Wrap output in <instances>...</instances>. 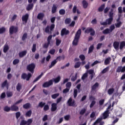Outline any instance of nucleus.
<instances>
[{
  "label": "nucleus",
  "instance_id": "1",
  "mask_svg": "<svg viewBox=\"0 0 125 125\" xmlns=\"http://www.w3.org/2000/svg\"><path fill=\"white\" fill-rule=\"evenodd\" d=\"M82 35V29H79L76 32L75 36L74 37V39L72 42L73 45H78L79 43V41H80V38H81V35Z\"/></svg>",
  "mask_w": 125,
  "mask_h": 125
},
{
  "label": "nucleus",
  "instance_id": "2",
  "mask_svg": "<svg viewBox=\"0 0 125 125\" xmlns=\"http://www.w3.org/2000/svg\"><path fill=\"white\" fill-rule=\"evenodd\" d=\"M36 68V64L34 63H31L27 66L26 69L29 72H31L32 74H34V70Z\"/></svg>",
  "mask_w": 125,
  "mask_h": 125
},
{
  "label": "nucleus",
  "instance_id": "3",
  "mask_svg": "<svg viewBox=\"0 0 125 125\" xmlns=\"http://www.w3.org/2000/svg\"><path fill=\"white\" fill-rule=\"evenodd\" d=\"M9 31L10 35H13L14 33L16 34L18 32V27L12 25L9 28Z\"/></svg>",
  "mask_w": 125,
  "mask_h": 125
},
{
  "label": "nucleus",
  "instance_id": "4",
  "mask_svg": "<svg viewBox=\"0 0 125 125\" xmlns=\"http://www.w3.org/2000/svg\"><path fill=\"white\" fill-rule=\"evenodd\" d=\"M85 34H89L90 33V36H93L95 35V30L91 27H88L85 30Z\"/></svg>",
  "mask_w": 125,
  "mask_h": 125
},
{
  "label": "nucleus",
  "instance_id": "5",
  "mask_svg": "<svg viewBox=\"0 0 125 125\" xmlns=\"http://www.w3.org/2000/svg\"><path fill=\"white\" fill-rule=\"evenodd\" d=\"M32 77V74L30 73L27 74L23 73L21 74V78L23 80H26V81H30V79Z\"/></svg>",
  "mask_w": 125,
  "mask_h": 125
},
{
  "label": "nucleus",
  "instance_id": "6",
  "mask_svg": "<svg viewBox=\"0 0 125 125\" xmlns=\"http://www.w3.org/2000/svg\"><path fill=\"white\" fill-rule=\"evenodd\" d=\"M54 28H55V24L53 23L52 24L50 27H49V25H47L45 28V33H47V34H48V33H49V29L51 31H53V29H54Z\"/></svg>",
  "mask_w": 125,
  "mask_h": 125
},
{
  "label": "nucleus",
  "instance_id": "7",
  "mask_svg": "<svg viewBox=\"0 0 125 125\" xmlns=\"http://www.w3.org/2000/svg\"><path fill=\"white\" fill-rule=\"evenodd\" d=\"M67 103L68 104V106L70 107H74L76 105V102L75 100H73L72 98H70L67 101Z\"/></svg>",
  "mask_w": 125,
  "mask_h": 125
},
{
  "label": "nucleus",
  "instance_id": "8",
  "mask_svg": "<svg viewBox=\"0 0 125 125\" xmlns=\"http://www.w3.org/2000/svg\"><path fill=\"white\" fill-rule=\"evenodd\" d=\"M53 84V80H50L48 82H46L43 83L42 84L43 87H49V86H50V85H52Z\"/></svg>",
  "mask_w": 125,
  "mask_h": 125
},
{
  "label": "nucleus",
  "instance_id": "9",
  "mask_svg": "<svg viewBox=\"0 0 125 125\" xmlns=\"http://www.w3.org/2000/svg\"><path fill=\"white\" fill-rule=\"evenodd\" d=\"M102 119L101 118H98L94 123L92 125H98L99 124H100V125H105V122L104 121H102Z\"/></svg>",
  "mask_w": 125,
  "mask_h": 125
},
{
  "label": "nucleus",
  "instance_id": "10",
  "mask_svg": "<svg viewBox=\"0 0 125 125\" xmlns=\"http://www.w3.org/2000/svg\"><path fill=\"white\" fill-rule=\"evenodd\" d=\"M1 86L2 88H4V87L6 88L7 89H8V87H9V83L7 82V80H5L1 84Z\"/></svg>",
  "mask_w": 125,
  "mask_h": 125
},
{
  "label": "nucleus",
  "instance_id": "11",
  "mask_svg": "<svg viewBox=\"0 0 125 125\" xmlns=\"http://www.w3.org/2000/svg\"><path fill=\"white\" fill-rule=\"evenodd\" d=\"M69 33L68 30H66V28H63L61 31V35L62 37H63V36H67V35H69Z\"/></svg>",
  "mask_w": 125,
  "mask_h": 125
},
{
  "label": "nucleus",
  "instance_id": "12",
  "mask_svg": "<svg viewBox=\"0 0 125 125\" xmlns=\"http://www.w3.org/2000/svg\"><path fill=\"white\" fill-rule=\"evenodd\" d=\"M11 111L12 112H18V111H19V107L15 104L11 106Z\"/></svg>",
  "mask_w": 125,
  "mask_h": 125
},
{
  "label": "nucleus",
  "instance_id": "13",
  "mask_svg": "<svg viewBox=\"0 0 125 125\" xmlns=\"http://www.w3.org/2000/svg\"><path fill=\"white\" fill-rule=\"evenodd\" d=\"M21 19L22 22L27 23V22H28V20L29 19V14H26L25 15L22 16Z\"/></svg>",
  "mask_w": 125,
  "mask_h": 125
},
{
  "label": "nucleus",
  "instance_id": "14",
  "mask_svg": "<svg viewBox=\"0 0 125 125\" xmlns=\"http://www.w3.org/2000/svg\"><path fill=\"white\" fill-rule=\"evenodd\" d=\"M113 47L115 50H119V47H120V42L118 41H115L113 42Z\"/></svg>",
  "mask_w": 125,
  "mask_h": 125
},
{
  "label": "nucleus",
  "instance_id": "15",
  "mask_svg": "<svg viewBox=\"0 0 125 125\" xmlns=\"http://www.w3.org/2000/svg\"><path fill=\"white\" fill-rule=\"evenodd\" d=\"M99 87V83H96L94 85L91 86V91H95L97 88Z\"/></svg>",
  "mask_w": 125,
  "mask_h": 125
},
{
  "label": "nucleus",
  "instance_id": "16",
  "mask_svg": "<svg viewBox=\"0 0 125 125\" xmlns=\"http://www.w3.org/2000/svg\"><path fill=\"white\" fill-rule=\"evenodd\" d=\"M56 110H57V104L54 103L51 104V111L52 112H55Z\"/></svg>",
  "mask_w": 125,
  "mask_h": 125
},
{
  "label": "nucleus",
  "instance_id": "17",
  "mask_svg": "<svg viewBox=\"0 0 125 125\" xmlns=\"http://www.w3.org/2000/svg\"><path fill=\"white\" fill-rule=\"evenodd\" d=\"M27 54V50L22 51L19 53V56L20 58H23L24 56H26Z\"/></svg>",
  "mask_w": 125,
  "mask_h": 125
},
{
  "label": "nucleus",
  "instance_id": "18",
  "mask_svg": "<svg viewBox=\"0 0 125 125\" xmlns=\"http://www.w3.org/2000/svg\"><path fill=\"white\" fill-rule=\"evenodd\" d=\"M34 8V3H30L28 4V5L26 7V10L27 11H30V10H32L33 8Z\"/></svg>",
  "mask_w": 125,
  "mask_h": 125
},
{
  "label": "nucleus",
  "instance_id": "19",
  "mask_svg": "<svg viewBox=\"0 0 125 125\" xmlns=\"http://www.w3.org/2000/svg\"><path fill=\"white\" fill-rule=\"evenodd\" d=\"M43 17H44V14L43 13H40L37 16V19L42 21L43 20Z\"/></svg>",
  "mask_w": 125,
  "mask_h": 125
},
{
  "label": "nucleus",
  "instance_id": "20",
  "mask_svg": "<svg viewBox=\"0 0 125 125\" xmlns=\"http://www.w3.org/2000/svg\"><path fill=\"white\" fill-rule=\"evenodd\" d=\"M9 49V46L7 44H5L3 47V51L4 53H6Z\"/></svg>",
  "mask_w": 125,
  "mask_h": 125
},
{
  "label": "nucleus",
  "instance_id": "21",
  "mask_svg": "<svg viewBox=\"0 0 125 125\" xmlns=\"http://www.w3.org/2000/svg\"><path fill=\"white\" fill-rule=\"evenodd\" d=\"M57 10V6H56V5L55 4H54L52 7V13L53 14L56 13Z\"/></svg>",
  "mask_w": 125,
  "mask_h": 125
},
{
  "label": "nucleus",
  "instance_id": "22",
  "mask_svg": "<svg viewBox=\"0 0 125 125\" xmlns=\"http://www.w3.org/2000/svg\"><path fill=\"white\" fill-rule=\"evenodd\" d=\"M104 8H105V4H103L98 8L99 12H102V11H103L104 10Z\"/></svg>",
  "mask_w": 125,
  "mask_h": 125
},
{
  "label": "nucleus",
  "instance_id": "23",
  "mask_svg": "<svg viewBox=\"0 0 125 125\" xmlns=\"http://www.w3.org/2000/svg\"><path fill=\"white\" fill-rule=\"evenodd\" d=\"M82 4L84 8H87L88 6V3L85 1V0H83L82 1Z\"/></svg>",
  "mask_w": 125,
  "mask_h": 125
},
{
  "label": "nucleus",
  "instance_id": "24",
  "mask_svg": "<svg viewBox=\"0 0 125 125\" xmlns=\"http://www.w3.org/2000/svg\"><path fill=\"white\" fill-rule=\"evenodd\" d=\"M113 18H109L108 19L106 20V22L107 23L108 25H111L112 24V22H113Z\"/></svg>",
  "mask_w": 125,
  "mask_h": 125
},
{
  "label": "nucleus",
  "instance_id": "25",
  "mask_svg": "<svg viewBox=\"0 0 125 125\" xmlns=\"http://www.w3.org/2000/svg\"><path fill=\"white\" fill-rule=\"evenodd\" d=\"M21 88H22V85L20 83H18L16 86V89L17 91L19 92H20V91L21 90Z\"/></svg>",
  "mask_w": 125,
  "mask_h": 125
},
{
  "label": "nucleus",
  "instance_id": "26",
  "mask_svg": "<svg viewBox=\"0 0 125 125\" xmlns=\"http://www.w3.org/2000/svg\"><path fill=\"white\" fill-rule=\"evenodd\" d=\"M56 63H57V61H56V60H54V61H53L51 63V64L49 65V68H52L53 66H55V65L56 64Z\"/></svg>",
  "mask_w": 125,
  "mask_h": 125
},
{
  "label": "nucleus",
  "instance_id": "27",
  "mask_svg": "<svg viewBox=\"0 0 125 125\" xmlns=\"http://www.w3.org/2000/svg\"><path fill=\"white\" fill-rule=\"evenodd\" d=\"M125 47V41H122L120 42V44L119 46V48L121 50L123 49Z\"/></svg>",
  "mask_w": 125,
  "mask_h": 125
},
{
  "label": "nucleus",
  "instance_id": "28",
  "mask_svg": "<svg viewBox=\"0 0 125 125\" xmlns=\"http://www.w3.org/2000/svg\"><path fill=\"white\" fill-rule=\"evenodd\" d=\"M71 21L72 20L71 19V18H66L64 20V23L65 25H69V24H70Z\"/></svg>",
  "mask_w": 125,
  "mask_h": 125
},
{
  "label": "nucleus",
  "instance_id": "29",
  "mask_svg": "<svg viewBox=\"0 0 125 125\" xmlns=\"http://www.w3.org/2000/svg\"><path fill=\"white\" fill-rule=\"evenodd\" d=\"M61 80V77H60V76H58L57 78L54 79L53 81L55 83H58L60 82Z\"/></svg>",
  "mask_w": 125,
  "mask_h": 125
},
{
  "label": "nucleus",
  "instance_id": "30",
  "mask_svg": "<svg viewBox=\"0 0 125 125\" xmlns=\"http://www.w3.org/2000/svg\"><path fill=\"white\" fill-rule=\"evenodd\" d=\"M114 91H115V89H114V88H109L107 91V93L109 95H111L114 93Z\"/></svg>",
  "mask_w": 125,
  "mask_h": 125
},
{
  "label": "nucleus",
  "instance_id": "31",
  "mask_svg": "<svg viewBox=\"0 0 125 125\" xmlns=\"http://www.w3.org/2000/svg\"><path fill=\"white\" fill-rule=\"evenodd\" d=\"M42 76H43V72H42L41 74L34 80V83L38 82V81H39V80H40V79H41Z\"/></svg>",
  "mask_w": 125,
  "mask_h": 125
},
{
  "label": "nucleus",
  "instance_id": "32",
  "mask_svg": "<svg viewBox=\"0 0 125 125\" xmlns=\"http://www.w3.org/2000/svg\"><path fill=\"white\" fill-rule=\"evenodd\" d=\"M31 107V104L30 103H28L23 105V109H29Z\"/></svg>",
  "mask_w": 125,
  "mask_h": 125
},
{
  "label": "nucleus",
  "instance_id": "33",
  "mask_svg": "<svg viewBox=\"0 0 125 125\" xmlns=\"http://www.w3.org/2000/svg\"><path fill=\"white\" fill-rule=\"evenodd\" d=\"M110 33H111V31L109 28H106L103 31V34H104V35H107L110 34Z\"/></svg>",
  "mask_w": 125,
  "mask_h": 125
},
{
  "label": "nucleus",
  "instance_id": "34",
  "mask_svg": "<svg viewBox=\"0 0 125 125\" xmlns=\"http://www.w3.org/2000/svg\"><path fill=\"white\" fill-rule=\"evenodd\" d=\"M78 79V73H76L75 76H73L71 78V82H75Z\"/></svg>",
  "mask_w": 125,
  "mask_h": 125
},
{
  "label": "nucleus",
  "instance_id": "35",
  "mask_svg": "<svg viewBox=\"0 0 125 125\" xmlns=\"http://www.w3.org/2000/svg\"><path fill=\"white\" fill-rule=\"evenodd\" d=\"M103 117H104V119H106L109 117V110H106L104 112Z\"/></svg>",
  "mask_w": 125,
  "mask_h": 125
},
{
  "label": "nucleus",
  "instance_id": "36",
  "mask_svg": "<svg viewBox=\"0 0 125 125\" xmlns=\"http://www.w3.org/2000/svg\"><path fill=\"white\" fill-rule=\"evenodd\" d=\"M44 105H45V103L41 102L39 103L38 107H40V108H43V107H44Z\"/></svg>",
  "mask_w": 125,
  "mask_h": 125
},
{
  "label": "nucleus",
  "instance_id": "37",
  "mask_svg": "<svg viewBox=\"0 0 125 125\" xmlns=\"http://www.w3.org/2000/svg\"><path fill=\"white\" fill-rule=\"evenodd\" d=\"M49 44H50V43H49V42L45 43L43 45H42V47L43 48H46V49H47V48H48V46H49Z\"/></svg>",
  "mask_w": 125,
  "mask_h": 125
},
{
  "label": "nucleus",
  "instance_id": "38",
  "mask_svg": "<svg viewBox=\"0 0 125 125\" xmlns=\"http://www.w3.org/2000/svg\"><path fill=\"white\" fill-rule=\"evenodd\" d=\"M6 95L7 97H12L13 96V93L11 91H7Z\"/></svg>",
  "mask_w": 125,
  "mask_h": 125
},
{
  "label": "nucleus",
  "instance_id": "39",
  "mask_svg": "<svg viewBox=\"0 0 125 125\" xmlns=\"http://www.w3.org/2000/svg\"><path fill=\"white\" fill-rule=\"evenodd\" d=\"M59 12L60 15H64L65 13H66V11L64 9H62L59 10Z\"/></svg>",
  "mask_w": 125,
  "mask_h": 125
},
{
  "label": "nucleus",
  "instance_id": "40",
  "mask_svg": "<svg viewBox=\"0 0 125 125\" xmlns=\"http://www.w3.org/2000/svg\"><path fill=\"white\" fill-rule=\"evenodd\" d=\"M32 116V110H29L25 113V117H31Z\"/></svg>",
  "mask_w": 125,
  "mask_h": 125
},
{
  "label": "nucleus",
  "instance_id": "41",
  "mask_svg": "<svg viewBox=\"0 0 125 125\" xmlns=\"http://www.w3.org/2000/svg\"><path fill=\"white\" fill-rule=\"evenodd\" d=\"M110 60H111V58H107L104 61L105 65H108V64H110Z\"/></svg>",
  "mask_w": 125,
  "mask_h": 125
},
{
  "label": "nucleus",
  "instance_id": "42",
  "mask_svg": "<svg viewBox=\"0 0 125 125\" xmlns=\"http://www.w3.org/2000/svg\"><path fill=\"white\" fill-rule=\"evenodd\" d=\"M73 96H74V98H77V96H78V89H75L74 90Z\"/></svg>",
  "mask_w": 125,
  "mask_h": 125
},
{
  "label": "nucleus",
  "instance_id": "43",
  "mask_svg": "<svg viewBox=\"0 0 125 125\" xmlns=\"http://www.w3.org/2000/svg\"><path fill=\"white\" fill-rule=\"evenodd\" d=\"M36 50H37V44L34 43L33 44L32 51V52H36Z\"/></svg>",
  "mask_w": 125,
  "mask_h": 125
},
{
  "label": "nucleus",
  "instance_id": "44",
  "mask_svg": "<svg viewBox=\"0 0 125 125\" xmlns=\"http://www.w3.org/2000/svg\"><path fill=\"white\" fill-rule=\"evenodd\" d=\"M4 111L5 112H9V111H11V107H9L8 106L6 105L4 107Z\"/></svg>",
  "mask_w": 125,
  "mask_h": 125
},
{
  "label": "nucleus",
  "instance_id": "45",
  "mask_svg": "<svg viewBox=\"0 0 125 125\" xmlns=\"http://www.w3.org/2000/svg\"><path fill=\"white\" fill-rule=\"evenodd\" d=\"M49 110V105H48V104L44 105L43 107V111H44V112H46V111H48Z\"/></svg>",
  "mask_w": 125,
  "mask_h": 125
},
{
  "label": "nucleus",
  "instance_id": "46",
  "mask_svg": "<svg viewBox=\"0 0 125 125\" xmlns=\"http://www.w3.org/2000/svg\"><path fill=\"white\" fill-rule=\"evenodd\" d=\"M81 62H77L74 65V68H75L76 69L78 68H80V67H81Z\"/></svg>",
  "mask_w": 125,
  "mask_h": 125
},
{
  "label": "nucleus",
  "instance_id": "47",
  "mask_svg": "<svg viewBox=\"0 0 125 125\" xmlns=\"http://www.w3.org/2000/svg\"><path fill=\"white\" fill-rule=\"evenodd\" d=\"M59 96V93H56L51 95L52 99H56Z\"/></svg>",
  "mask_w": 125,
  "mask_h": 125
},
{
  "label": "nucleus",
  "instance_id": "48",
  "mask_svg": "<svg viewBox=\"0 0 125 125\" xmlns=\"http://www.w3.org/2000/svg\"><path fill=\"white\" fill-rule=\"evenodd\" d=\"M93 49H94V46L93 45L90 46V47H89L88 53H91V52L93 51Z\"/></svg>",
  "mask_w": 125,
  "mask_h": 125
},
{
  "label": "nucleus",
  "instance_id": "49",
  "mask_svg": "<svg viewBox=\"0 0 125 125\" xmlns=\"http://www.w3.org/2000/svg\"><path fill=\"white\" fill-rule=\"evenodd\" d=\"M96 104V101H92L91 103L89 105L90 108H93V107Z\"/></svg>",
  "mask_w": 125,
  "mask_h": 125
},
{
  "label": "nucleus",
  "instance_id": "50",
  "mask_svg": "<svg viewBox=\"0 0 125 125\" xmlns=\"http://www.w3.org/2000/svg\"><path fill=\"white\" fill-rule=\"evenodd\" d=\"M108 71H109V66H107L106 68H104L102 71V74H105V73H107Z\"/></svg>",
  "mask_w": 125,
  "mask_h": 125
},
{
  "label": "nucleus",
  "instance_id": "51",
  "mask_svg": "<svg viewBox=\"0 0 125 125\" xmlns=\"http://www.w3.org/2000/svg\"><path fill=\"white\" fill-rule=\"evenodd\" d=\"M27 37H28V34H27V33H25L22 36V41H23V42H24V41H25Z\"/></svg>",
  "mask_w": 125,
  "mask_h": 125
},
{
  "label": "nucleus",
  "instance_id": "52",
  "mask_svg": "<svg viewBox=\"0 0 125 125\" xmlns=\"http://www.w3.org/2000/svg\"><path fill=\"white\" fill-rule=\"evenodd\" d=\"M60 43H61V40L58 39H56V45L57 46H59V45H60Z\"/></svg>",
  "mask_w": 125,
  "mask_h": 125
},
{
  "label": "nucleus",
  "instance_id": "53",
  "mask_svg": "<svg viewBox=\"0 0 125 125\" xmlns=\"http://www.w3.org/2000/svg\"><path fill=\"white\" fill-rule=\"evenodd\" d=\"M6 29H5V27H2L0 28V34H3V33H5V31Z\"/></svg>",
  "mask_w": 125,
  "mask_h": 125
},
{
  "label": "nucleus",
  "instance_id": "54",
  "mask_svg": "<svg viewBox=\"0 0 125 125\" xmlns=\"http://www.w3.org/2000/svg\"><path fill=\"white\" fill-rule=\"evenodd\" d=\"M122 24H123V22H122V21H119V22L115 23V25L116 28H120L121 26H122Z\"/></svg>",
  "mask_w": 125,
  "mask_h": 125
},
{
  "label": "nucleus",
  "instance_id": "55",
  "mask_svg": "<svg viewBox=\"0 0 125 125\" xmlns=\"http://www.w3.org/2000/svg\"><path fill=\"white\" fill-rule=\"evenodd\" d=\"M87 73H85L84 74H83V76L82 77V80L83 81H84V80L86 79V78L88 77Z\"/></svg>",
  "mask_w": 125,
  "mask_h": 125
},
{
  "label": "nucleus",
  "instance_id": "56",
  "mask_svg": "<svg viewBox=\"0 0 125 125\" xmlns=\"http://www.w3.org/2000/svg\"><path fill=\"white\" fill-rule=\"evenodd\" d=\"M65 86L67 88H68L70 89L71 86H72V83L68 82L67 83H66Z\"/></svg>",
  "mask_w": 125,
  "mask_h": 125
},
{
  "label": "nucleus",
  "instance_id": "57",
  "mask_svg": "<svg viewBox=\"0 0 125 125\" xmlns=\"http://www.w3.org/2000/svg\"><path fill=\"white\" fill-rule=\"evenodd\" d=\"M19 59H15L13 62V65H17V64H18V63H19Z\"/></svg>",
  "mask_w": 125,
  "mask_h": 125
},
{
  "label": "nucleus",
  "instance_id": "58",
  "mask_svg": "<svg viewBox=\"0 0 125 125\" xmlns=\"http://www.w3.org/2000/svg\"><path fill=\"white\" fill-rule=\"evenodd\" d=\"M27 125V121H26V120H22L21 121V123L20 124V125Z\"/></svg>",
  "mask_w": 125,
  "mask_h": 125
},
{
  "label": "nucleus",
  "instance_id": "59",
  "mask_svg": "<svg viewBox=\"0 0 125 125\" xmlns=\"http://www.w3.org/2000/svg\"><path fill=\"white\" fill-rule=\"evenodd\" d=\"M79 58L82 60V61H84V60H85V57L83 55H80Z\"/></svg>",
  "mask_w": 125,
  "mask_h": 125
},
{
  "label": "nucleus",
  "instance_id": "60",
  "mask_svg": "<svg viewBox=\"0 0 125 125\" xmlns=\"http://www.w3.org/2000/svg\"><path fill=\"white\" fill-rule=\"evenodd\" d=\"M95 97L91 95L89 97V100L90 101H95Z\"/></svg>",
  "mask_w": 125,
  "mask_h": 125
},
{
  "label": "nucleus",
  "instance_id": "61",
  "mask_svg": "<svg viewBox=\"0 0 125 125\" xmlns=\"http://www.w3.org/2000/svg\"><path fill=\"white\" fill-rule=\"evenodd\" d=\"M104 102H105V100L104 99H102L99 101V104L100 105V106H102L103 104H104Z\"/></svg>",
  "mask_w": 125,
  "mask_h": 125
},
{
  "label": "nucleus",
  "instance_id": "62",
  "mask_svg": "<svg viewBox=\"0 0 125 125\" xmlns=\"http://www.w3.org/2000/svg\"><path fill=\"white\" fill-rule=\"evenodd\" d=\"M32 123H33V120L29 119L26 121V125H30Z\"/></svg>",
  "mask_w": 125,
  "mask_h": 125
},
{
  "label": "nucleus",
  "instance_id": "63",
  "mask_svg": "<svg viewBox=\"0 0 125 125\" xmlns=\"http://www.w3.org/2000/svg\"><path fill=\"white\" fill-rule=\"evenodd\" d=\"M49 53H50V54H51L52 55H54V53H55V49H53L50 50L49 51Z\"/></svg>",
  "mask_w": 125,
  "mask_h": 125
},
{
  "label": "nucleus",
  "instance_id": "64",
  "mask_svg": "<svg viewBox=\"0 0 125 125\" xmlns=\"http://www.w3.org/2000/svg\"><path fill=\"white\" fill-rule=\"evenodd\" d=\"M86 111V109L85 108L82 109L81 111L80 112V115H83L84 113H85V111Z\"/></svg>",
  "mask_w": 125,
  "mask_h": 125
}]
</instances>
